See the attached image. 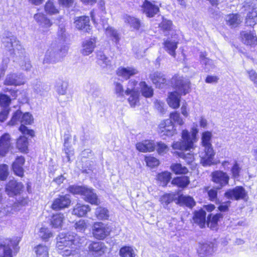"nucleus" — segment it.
I'll list each match as a JSON object with an SVG mask.
<instances>
[{
  "instance_id": "423d86ee",
  "label": "nucleus",
  "mask_w": 257,
  "mask_h": 257,
  "mask_svg": "<svg viewBox=\"0 0 257 257\" xmlns=\"http://www.w3.org/2000/svg\"><path fill=\"white\" fill-rule=\"evenodd\" d=\"M19 242V240L17 238H8L0 243V257H13L12 247L15 250Z\"/></svg>"
},
{
  "instance_id": "c9c22d12",
  "label": "nucleus",
  "mask_w": 257,
  "mask_h": 257,
  "mask_svg": "<svg viewBox=\"0 0 257 257\" xmlns=\"http://www.w3.org/2000/svg\"><path fill=\"white\" fill-rule=\"evenodd\" d=\"M88 249L89 251L94 252L98 255H101L104 252L105 247L103 242H92L89 245Z\"/></svg>"
},
{
  "instance_id": "ea45409f",
  "label": "nucleus",
  "mask_w": 257,
  "mask_h": 257,
  "mask_svg": "<svg viewBox=\"0 0 257 257\" xmlns=\"http://www.w3.org/2000/svg\"><path fill=\"white\" fill-rule=\"evenodd\" d=\"M69 237H72L71 240L70 247L71 248L77 249L82 245L85 241L84 237H80L76 234H71L69 233Z\"/></svg>"
},
{
  "instance_id": "6e6d98bb",
  "label": "nucleus",
  "mask_w": 257,
  "mask_h": 257,
  "mask_svg": "<svg viewBox=\"0 0 257 257\" xmlns=\"http://www.w3.org/2000/svg\"><path fill=\"white\" fill-rule=\"evenodd\" d=\"M45 12L49 15H55L59 13V11L54 6L53 3L48 1L45 6Z\"/></svg>"
},
{
  "instance_id": "6e6552de",
  "label": "nucleus",
  "mask_w": 257,
  "mask_h": 257,
  "mask_svg": "<svg viewBox=\"0 0 257 257\" xmlns=\"http://www.w3.org/2000/svg\"><path fill=\"white\" fill-rule=\"evenodd\" d=\"M111 230L108 224L102 222H95L93 225L92 233L95 238L101 240L107 236Z\"/></svg>"
},
{
  "instance_id": "f704fd0d",
  "label": "nucleus",
  "mask_w": 257,
  "mask_h": 257,
  "mask_svg": "<svg viewBox=\"0 0 257 257\" xmlns=\"http://www.w3.org/2000/svg\"><path fill=\"white\" fill-rule=\"evenodd\" d=\"M212 135L209 131H206L202 133L201 137V145L203 149H213L211 143Z\"/></svg>"
},
{
  "instance_id": "1a4fd4ad",
  "label": "nucleus",
  "mask_w": 257,
  "mask_h": 257,
  "mask_svg": "<svg viewBox=\"0 0 257 257\" xmlns=\"http://www.w3.org/2000/svg\"><path fill=\"white\" fill-rule=\"evenodd\" d=\"M200 164L204 167L213 165L215 152L213 149H203L199 152Z\"/></svg>"
},
{
  "instance_id": "4468645a",
  "label": "nucleus",
  "mask_w": 257,
  "mask_h": 257,
  "mask_svg": "<svg viewBox=\"0 0 257 257\" xmlns=\"http://www.w3.org/2000/svg\"><path fill=\"white\" fill-rule=\"evenodd\" d=\"M24 188L23 184L16 180L9 182L6 187V192L11 197L17 195L21 193Z\"/></svg>"
},
{
  "instance_id": "72a5a7b5",
  "label": "nucleus",
  "mask_w": 257,
  "mask_h": 257,
  "mask_svg": "<svg viewBox=\"0 0 257 257\" xmlns=\"http://www.w3.org/2000/svg\"><path fill=\"white\" fill-rule=\"evenodd\" d=\"M245 8V10L248 11L245 19V24L247 26L250 27L253 26L256 24L257 14L256 12L249 6H244Z\"/></svg>"
},
{
  "instance_id": "a19ab883",
  "label": "nucleus",
  "mask_w": 257,
  "mask_h": 257,
  "mask_svg": "<svg viewBox=\"0 0 257 257\" xmlns=\"http://www.w3.org/2000/svg\"><path fill=\"white\" fill-rule=\"evenodd\" d=\"M64 216L63 214L57 213L53 215L51 219V225L55 228L62 227Z\"/></svg>"
},
{
  "instance_id": "052dcab7",
  "label": "nucleus",
  "mask_w": 257,
  "mask_h": 257,
  "mask_svg": "<svg viewBox=\"0 0 257 257\" xmlns=\"http://www.w3.org/2000/svg\"><path fill=\"white\" fill-rule=\"evenodd\" d=\"M85 186L77 185L70 186L68 191L73 194H79L82 196Z\"/></svg>"
},
{
  "instance_id": "8fccbe9b",
  "label": "nucleus",
  "mask_w": 257,
  "mask_h": 257,
  "mask_svg": "<svg viewBox=\"0 0 257 257\" xmlns=\"http://www.w3.org/2000/svg\"><path fill=\"white\" fill-rule=\"evenodd\" d=\"M119 255L121 257H135V253L132 247L125 246L120 248Z\"/></svg>"
},
{
  "instance_id": "774afa93",
  "label": "nucleus",
  "mask_w": 257,
  "mask_h": 257,
  "mask_svg": "<svg viewBox=\"0 0 257 257\" xmlns=\"http://www.w3.org/2000/svg\"><path fill=\"white\" fill-rule=\"evenodd\" d=\"M68 84L66 82H62L58 84L56 86V91L60 95H65L66 93Z\"/></svg>"
},
{
  "instance_id": "bf43d9fd",
  "label": "nucleus",
  "mask_w": 257,
  "mask_h": 257,
  "mask_svg": "<svg viewBox=\"0 0 257 257\" xmlns=\"http://www.w3.org/2000/svg\"><path fill=\"white\" fill-rule=\"evenodd\" d=\"M11 99L10 97L4 94H0V105L4 108H9V106L11 103Z\"/></svg>"
},
{
  "instance_id": "3c124183",
  "label": "nucleus",
  "mask_w": 257,
  "mask_h": 257,
  "mask_svg": "<svg viewBox=\"0 0 257 257\" xmlns=\"http://www.w3.org/2000/svg\"><path fill=\"white\" fill-rule=\"evenodd\" d=\"M95 214L98 219H107L109 217L108 210L102 207H97Z\"/></svg>"
},
{
  "instance_id": "2eb2a0df",
  "label": "nucleus",
  "mask_w": 257,
  "mask_h": 257,
  "mask_svg": "<svg viewBox=\"0 0 257 257\" xmlns=\"http://www.w3.org/2000/svg\"><path fill=\"white\" fill-rule=\"evenodd\" d=\"M175 132L174 125L169 119L162 121L159 125V133L162 136H172Z\"/></svg>"
},
{
  "instance_id": "7c9ffc66",
  "label": "nucleus",
  "mask_w": 257,
  "mask_h": 257,
  "mask_svg": "<svg viewBox=\"0 0 257 257\" xmlns=\"http://www.w3.org/2000/svg\"><path fill=\"white\" fill-rule=\"evenodd\" d=\"M90 211V208L88 205L77 203L74 206L72 214L78 217H83Z\"/></svg>"
},
{
  "instance_id": "2f4dec72",
  "label": "nucleus",
  "mask_w": 257,
  "mask_h": 257,
  "mask_svg": "<svg viewBox=\"0 0 257 257\" xmlns=\"http://www.w3.org/2000/svg\"><path fill=\"white\" fill-rule=\"evenodd\" d=\"M206 212L202 210L196 211L193 216V220L194 222L197 224L201 228L205 226L206 221Z\"/></svg>"
},
{
  "instance_id": "e433bc0d",
  "label": "nucleus",
  "mask_w": 257,
  "mask_h": 257,
  "mask_svg": "<svg viewBox=\"0 0 257 257\" xmlns=\"http://www.w3.org/2000/svg\"><path fill=\"white\" fill-rule=\"evenodd\" d=\"M123 20L124 22L128 24L131 27L135 29L139 30L141 26V22L140 20L135 17H131L127 15L123 16Z\"/></svg>"
},
{
  "instance_id": "e2e57ef3",
  "label": "nucleus",
  "mask_w": 257,
  "mask_h": 257,
  "mask_svg": "<svg viewBox=\"0 0 257 257\" xmlns=\"http://www.w3.org/2000/svg\"><path fill=\"white\" fill-rule=\"evenodd\" d=\"M145 161L147 166L151 168L155 167L159 164V161L156 158L152 156L146 157Z\"/></svg>"
},
{
  "instance_id": "c756f323",
  "label": "nucleus",
  "mask_w": 257,
  "mask_h": 257,
  "mask_svg": "<svg viewBox=\"0 0 257 257\" xmlns=\"http://www.w3.org/2000/svg\"><path fill=\"white\" fill-rule=\"evenodd\" d=\"M138 73V71L132 67H119L117 71L116 74L119 76L121 77L124 79H127L131 76L136 74Z\"/></svg>"
},
{
  "instance_id": "f257e3e1",
  "label": "nucleus",
  "mask_w": 257,
  "mask_h": 257,
  "mask_svg": "<svg viewBox=\"0 0 257 257\" xmlns=\"http://www.w3.org/2000/svg\"><path fill=\"white\" fill-rule=\"evenodd\" d=\"M198 130L196 127L192 128L191 135L187 130H183L182 132V141L174 142L172 144V148L176 150L183 151L182 152L178 153L179 157L184 159L185 161L190 164L194 160V155L191 150L195 148L194 143L196 142V135Z\"/></svg>"
},
{
  "instance_id": "ddd939ff",
  "label": "nucleus",
  "mask_w": 257,
  "mask_h": 257,
  "mask_svg": "<svg viewBox=\"0 0 257 257\" xmlns=\"http://www.w3.org/2000/svg\"><path fill=\"white\" fill-rule=\"evenodd\" d=\"M25 82L24 76L21 73H10L6 76L4 84L6 85L19 86Z\"/></svg>"
},
{
  "instance_id": "cd10ccee",
  "label": "nucleus",
  "mask_w": 257,
  "mask_h": 257,
  "mask_svg": "<svg viewBox=\"0 0 257 257\" xmlns=\"http://www.w3.org/2000/svg\"><path fill=\"white\" fill-rule=\"evenodd\" d=\"M25 163V159L21 156L16 158L12 165V169L16 175L20 177L24 175V169L23 166Z\"/></svg>"
},
{
  "instance_id": "473e14b6",
  "label": "nucleus",
  "mask_w": 257,
  "mask_h": 257,
  "mask_svg": "<svg viewBox=\"0 0 257 257\" xmlns=\"http://www.w3.org/2000/svg\"><path fill=\"white\" fill-rule=\"evenodd\" d=\"M151 78L153 83L159 88H162L167 81L165 75L159 72H155L152 74Z\"/></svg>"
},
{
  "instance_id": "4d7b16f0",
  "label": "nucleus",
  "mask_w": 257,
  "mask_h": 257,
  "mask_svg": "<svg viewBox=\"0 0 257 257\" xmlns=\"http://www.w3.org/2000/svg\"><path fill=\"white\" fill-rule=\"evenodd\" d=\"M27 139L24 137H20L17 140V146L22 151H25L27 148Z\"/></svg>"
},
{
  "instance_id": "a211bd4d",
  "label": "nucleus",
  "mask_w": 257,
  "mask_h": 257,
  "mask_svg": "<svg viewBox=\"0 0 257 257\" xmlns=\"http://www.w3.org/2000/svg\"><path fill=\"white\" fill-rule=\"evenodd\" d=\"M213 244L210 242L200 243L197 253L200 257H208L213 252Z\"/></svg>"
},
{
  "instance_id": "de8ad7c7",
  "label": "nucleus",
  "mask_w": 257,
  "mask_h": 257,
  "mask_svg": "<svg viewBox=\"0 0 257 257\" xmlns=\"http://www.w3.org/2000/svg\"><path fill=\"white\" fill-rule=\"evenodd\" d=\"M189 178L187 176L178 177L174 179L172 183L182 188L186 187L189 183Z\"/></svg>"
},
{
  "instance_id": "6ab92c4d",
  "label": "nucleus",
  "mask_w": 257,
  "mask_h": 257,
  "mask_svg": "<svg viewBox=\"0 0 257 257\" xmlns=\"http://www.w3.org/2000/svg\"><path fill=\"white\" fill-rule=\"evenodd\" d=\"M82 196L85 201L92 204L98 205L99 203L97 196L93 189L85 187Z\"/></svg>"
},
{
  "instance_id": "a18cd8bd",
  "label": "nucleus",
  "mask_w": 257,
  "mask_h": 257,
  "mask_svg": "<svg viewBox=\"0 0 257 257\" xmlns=\"http://www.w3.org/2000/svg\"><path fill=\"white\" fill-rule=\"evenodd\" d=\"M88 94L93 98H97L100 96L101 90L99 85L95 83L89 84Z\"/></svg>"
},
{
  "instance_id": "f03ea898",
  "label": "nucleus",
  "mask_w": 257,
  "mask_h": 257,
  "mask_svg": "<svg viewBox=\"0 0 257 257\" xmlns=\"http://www.w3.org/2000/svg\"><path fill=\"white\" fill-rule=\"evenodd\" d=\"M68 47L65 45L58 46L52 44L46 51L43 63L54 64L61 61L68 52Z\"/></svg>"
},
{
  "instance_id": "338daca9",
  "label": "nucleus",
  "mask_w": 257,
  "mask_h": 257,
  "mask_svg": "<svg viewBox=\"0 0 257 257\" xmlns=\"http://www.w3.org/2000/svg\"><path fill=\"white\" fill-rule=\"evenodd\" d=\"M156 147L157 151L160 155H163L169 151L168 147L165 143L161 142H158Z\"/></svg>"
},
{
  "instance_id": "5fc2aeb1",
  "label": "nucleus",
  "mask_w": 257,
  "mask_h": 257,
  "mask_svg": "<svg viewBox=\"0 0 257 257\" xmlns=\"http://www.w3.org/2000/svg\"><path fill=\"white\" fill-rule=\"evenodd\" d=\"M171 168L172 171L176 174H185L188 171L186 167L178 163L172 164Z\"/></svg>"
},
{
  "instance_id": "bb28decb",
  "label": "nucleus",
  "mask_w": 257,
  "mask_h": 257,
  "mask_svg": "<svg viewBox=\"0 0 257 257\" xmlns=\"http://www.w3.org/2000/svg\"><path fill=\"white\" fill-rule=\"evenodd\" d=\"M181 95L177 91L169 93L167 98L168 105L174 109L178 108L180 106Z\"/></svg>"
},
{
  "instance_id": "c85d7f7f",
  "label": "nucleus",
  "mask_w": 257,
  "mask_h": 257,
  "mask_svg": "<svg viewBox=\"0 0 257 257\" xmlns=\"http://www.w3.org/2000/svg\"><path fill=\"white\" fill-rule=\"evenodd\" d=\"M136 148L140 152H152L155 150L156 145L153 141L146 140L142 142L137 143Z\"/></svg>"
},
{
  "instance_id": "4c0bfd02",
  "label": "nucleus",
  "mask_w": 257,
  "mask_h": 257,
  "mask_svg": "<svg viewBox=\"0 0 257 257\" xmlns=\"http://www.w3.org/2000/svg\"><path fill=\"white\" fill-rule=\"evenodd\" d=\"M165 50L173 57H176V49L177 48V42L167 40L164 43Z\"/></svg>"
},
{
  "instance_id": "b1692460",
  "label": "nucleus",
  "mask_w": 257,
  "mask_h": 257,
  "mask_svg": "<svg viewBox=\"0 0 257 257\" xmlns=\"http://www.w3.org/2000/svg\"><path fill=\"white\" fill-rule=\"evenodd\" d=\"M11 146L10 136L5 134L0 138V155L5 156Z\"/></svg>"
},
{
  "instance_id": "412c9836",
  "label": "nucleus",
  "mask_w": 257,
  "mask_h": 257,
  "mask_svg": "<svg viewBox=\"0 0 257 257\" xmlns=\"http://www.w3.org/2000/svg\"><path fill=\"white\" fill-rule=\"evenodd\" d=\"M96 39L90 38L83 41L81 53L84 56H88L91 54L96 47Z\"/></svg>"
},
{
  "instance_id": "0e129e2a",
  "label": "nucleus",
  "mask_w": 257,
  "mask_h": 257,
  "mask_svg": "<svg viewBox=\"0 0 257 257\" xmlns=\"http://www.w3.org/2000/svg\"><path fill=\"white\" fill-rule=\"evenodd\" d=\"M170 120H171L172 122L173 121L178 124L182 125L184 123L183 119L181 118L179 113L178 112L175 111L170 113Z\"/></svg>"
},
{
  "instance_id": "13d9d810",
  "label": "nucleus",
  "mask_w": 257,
  "mask_h": 257,
  "mask_svg": "<svg viewBox=\"0 0 257 257\" xmlns=\"http://www.w3.org/2000/svg\"><path fill=\"white\" fill-rule=\"evenodd\" d=\"M114 93L117 97H123L124 95L125 91H124L123 86L121 83L118 82H115L114 83Z\"/></svg>"
},
{
  "instance_id": "f8f14e48",
  "label": "nucleus",
  "mask_w": 257,
  "mask_h": 257,
  "mask_svg": "<svg viewBox=\"0 0 257 257\" xmlns=\"http://www.w3.org/2000/svg\"><path fill=\"white\" fill-rule=\"evenodd\" d=\"M34 19L39 26L40 28L44 32H48L53 24L52 22L42 13L35 14Z\"/></svg>"
},
{
  "instance_id": "0eeeda50",
  "label": "nucleus",
  "mask_w": 257,
  "mask_h": 257,
  "mask_svg": "<svg viewBox=\"0 0 257 257\" xmlns=\"http://www.w3.org/2000/svg\"><path fill=\"white\" fill-rule=\"evenodd\" d=\"M211 180L216 185V189L219 190L228 184L229 176L222 171L217 170L211 174Z\"/></svg>"
},
{
  "instance_id": "7ed1b4c3",
  "label": "nucleus",
  "mask_w": 257,
  "mask_h": 257,
  "mask_svg": "<svg viewBox=\"0 0 257 257\" xmlns=\"http://www.w3.org/2000/svg\"><path fill=\"white\" fill-rule=\"evenodd\" d=\"M33 121V118L31 114L26 112L22 114V112L20 110L16 111L11 120L8 124L10 125H14L18 123H21V125L19 127V130L23 134H26L30 136H34V132L32 130H29L25 124H30Z\"/></svg>"
},
{
  "instance_id": "39448f33",
  "label": "nucleus",
  "mask_w": 257,
  "mask_h": 257,
  "mask_svg": "<svg viewBox=\"0 0 257 257\" xmlns=\"http://www.w3.org/2000/svg\"><path fill=\"white\" fill-rule=\"evenodd\" d=\"M171 84L176 89L175 91L182 95L188 93L191 88L189 80L179 75L173 76L171 80Z\"/></svg>"
},
{
  "instance_id": "79ce46f5",
  "label": "nucleus",
  "mask_w": 257,
  "mask_h": 257,
  "mask_svg": "<svg viewBox=\"0 0 257 257\" xmlns=\"http://www.w3.org/2000/svg\"><path fill=\"white\" fill-rule=\"evenodd\" d=\"M178 202L180 204L185 205L189 208H192L195 205L194 199L190 196L181 195L179 196Z\"/></svg>"
},
{
  "instance_id": "603ef678",
  "label": "nucleus",
  "mask_w": 257,
  "mask_h": 257,
  "mask_svg": "<svg viewBox=\"0 0 257 257\" xmlns=\"http://www.w3.org/2000/svg\"><path fill=\"white\" fill-rule=\"evenodd\" d=\"M104 28L105 29L104 27ZM105 33L107 36L112 38V40L116 43L119 42L120 39L119 34L113 28L108 27L105 28Z\"/></svg>"
},
{
  "instance_id": "aec40b11",
  "label": "nucleus",
  "mask_w": 257,
  "mask_h": 257,
  "mask_svg": "<svg viewBox=\"0 0 257 257\" xmlns=\"http://www.w3.org/2000/svg\"><path fill=\"white\" fill-rule=\"evenodd\" d=\"M240 37L242 42L246 45L251 46L257 42V38L255 34L251 31H241Z\"/></svg>"
},
{
  "instance_id": "09e8293b",
  "label": "nucleus",
  "mask_w": 257,
  "mask_h": 257,
  "mask_svg": "<svg viewBox=\"0 0 257 257\" xmlns=\"http://www.w3.org/2000/svg\"><path fill=\"white\" fill-rule=\"evenodd\" d=\"M39 236L45 241H48L49 239L53 236L52 231L48 228L42 227L40 229Z\"/></svg>"
},
{
  "instance_id": "393cba45",
  "label": "nucleus",
  "mask_w": 257,
  "mask_h": 257,
  "mask_svg": "<svg viewBox=\"0 0 257 257\" xmlns=\"http://www.w3.org/2000/svg\"><path fill=\"white\" fill-rule=\"evenodd\" d=\"M143 9L144 13L149 17H154L159 11V8L157 6L147 0L145 1L143 5Z\"/></svg>"
},
{
  "instance_id": "680f3d73",
  "label": "nucleus",
  "mask_w": 257,
  "mask_h": 257,
  "mask_svg": "<svg viewBox=\"0 0 257 257\" xmlns=\"http://www.w3.org/2000/svg\"><path fill=\"white\" fill-rule=\"evenodd\" d=\"M241 169L239 164L235 162L231 169L232 178L234 179H237L239 177Z\"/></svg>"
},
{
  "instance_id": "a878e982",
  "label": "nucleus",
  "mask_w": 257,
  "mask_h": 257,
  "mask_svg": "<svg viewBox=\"0 0 257 257\" xmlns=\"http://www.w3.org/2000/svg\"><path fill=\"white\" fill-rule=\"evenodd\" d=\"M16 56L18 58L17 60L23 70L26 71H30L31 70L32 65L29 58L26 55L25 50L23 55L20 52L19 54L16 55Z\"/></svg>"
},
{
  "instance_id": "4be33fe9",
  "label": "nucleus",
  "mask_w": 257,
  "mask_h": 257,
  "mask_svg": "<svg viewBox=\"0 0 257 257\" xmlns=\"http://www.w3.org/2000/svg\"><path fill=\"white\" fill-rule=\"evenodd\" d=\"M226 23L231 28H236L238 27L242 22L243 19L241 16L238 14H230L225 17Z\"/></svg>"
},
{
  "instance_id": "37998d69",
  "label": "nucleus",
  "mask_w": 257,
  "mask_h": 257,
  "mask_svg": "<svg viewBox=\"0 0 257 257\" xmlns=\"http://www.w3.org/2000/svg\"><path fill=\"white\" fill-rule=\"evenodd\" d=\"M34 251L37 257L48 256V248L46 245L39 244L35 247Z\"/></svg>"
},
{
  "instance_id": "c03bdc74",
  "label": "nucleus",
  "mask_w": 257,
  "mask_h": 257,
  "mask_svg": "<svg viewBox=\"0 0 257 257\" xmlns=\"http://www.w3.org/2000/svg\"><path fill=\"white\" fill-rule=\"evenodd\" d=\"M33 88L34 91L40 95H43L45 92L49 90V87L43 82L37 80L33 84Z\"/></svg>"
},
{
  "instance_id": "58836bf2",
  "label": "nucleus",
  "mask_w": 257,
  "mask_h": 257,
  "mask_svg": "<svg viewBox=\"0 0 257 257\" xmlns=\"http://www.w3.org/2000/svg\"><path fill=\"white\" fill-rule=\"evenodd\" d=\"M141 92L143 96L150 98L153 96L154 91L151 86H148L144 81H142L139 84Z\"/></svg>"
},
{
  "instance_id": "5701e85b",
  "label": "nucleus",
  "mask_w": 257,
  "mask_h": 257,
  "mask_svg": "<svg viewBox=\"0 0 257 257\" xmlns=\"http://www.w3.org/2000/svg\"><path fill=\"white\" fill-rule=\"evenodd\" d=\"M96 63L103 69H107L111 67V61L103 52L98 51L96 53Z\"/></svg>"
},
{
  "instance_id": "49530a36",
  "label": "nucleus",
  "mask_w": 257,
  "mask_h": 257,
  "mask_svg": "<svg viewBox=\"0 0 257 257\" xmlns=\"http://www.w3.org/2000/svg\"><path fill=\"white\" fill-rule=\"evenodd\" d=\"M176 198V195L174 193L165 194L161 197L160 201L164 207H166L169 204L173 202Z\"/></svg>"
},
{
  "instance_id": "dca6fc26",
  "label": "nucleus",
  "mask_w": 257,
  "mask_h": 257,
  "mask_svg": "<svg viewBox=\"0 0 257 257\" xmlns=\"http://www.w3.org/2000/svg\"><path fill=\"white\" fill-rule=\"evenodd\" d=\"M72 237H69V233H60L56 238V247L59 250H63L65 248H71L70 244Z\"/></svg>"
},
{
  "instance_id": "9b49d317",
  "label": "nucleus",
  "mask_w": 257,
  "mask_h": 257,
  "mask_svg": "<svg viewBox=\"0 0 257 257\" xmlns=\"http://www.w3.org/2000/svg\"><path fill=\"white\" fill-rule=\"evenodd\" d=\"M246 195L245 190L241 186H236L233 189H229L224 194L227 198L236 200L244 199Z\"/></svg>"
},
{
  "instance_id": "864d4df0",
  "label": "nucleus",
  "mask_w": 257,
  "mask_h": 257,
  "mask_svg": "<svg viewBox=\"0 0 257 257\" xmlns=\"http://www.w3.org/2000/svg\"><path fill=\"white\" fill-rule=\"evenodd\" d=\"M128 95H130L128 98L130 104L132 107H135L139 102V91H134L130 92Z\"/></svg>"
},
{
  "instance_id": "9d476101",
  "label": "nucleus",
  "mask_w": 257,
  "mask_h": 257,
  "mask_svg": "<svg viewBox=\"0 0 257 257\" xmlns=\"http://www.w3.org/2000/svg\"><path fill=\"white\" fill-rule=\"evenodd\" d=\"M70 203L71 199L69 195H59L54 200L51 208L53 210H59L68 207Z\"/></svg>"
},
{
  "instance_id": "f3484780",
  "label": "nucleus",
  "mask_w": 257,
  "mask_h": 257,
  "mask_svg": "<svg viewBox=\"0 0 257 257\" xmlns=\"http://www.w3.org/2000/svg\"><path fill=\"white\" fill-rule=\"evenodd\" d=\"M89 22L90 19L89 17L83 16L76 18L74 24L77 29L82 30L84 32H89V31L91 30Z\"/></svg>"
},
{
  "instance_id": "69168bd1",
  "label": "nucleus",
  "mask_w": 257,
  "mask_h": 257,
  "mask_svg": "<svg viewBox=\"0 0 257 257\" xmlns=\"http://www.w3.org/2000/svg\"><path fill=\"white\" fill-rule=\"evenodd\" d=\"M9 175L8 166L6 164L0 165V180L4 181L6 180Z\"/></svg>"
},
{
  "instance_id": "20e7f679",
  "label": "nucleus",
  "mask_w": 257,
  "mask_h": 257,
  "mask_svg": "<svg viewBox=\"0 0 257 257\" xmlns=\"http://www.w3.org/2000/svg\"><path fill=\"white\" fill-rule=\"evenodd\" d=\"M2 42L4 46L9 50L11 54L14 53L15 55L20 52L23 55L24 54V49L20 44V42L16 37L10 32H5L2 35Z\"/></svg>"
}]
</instances>
